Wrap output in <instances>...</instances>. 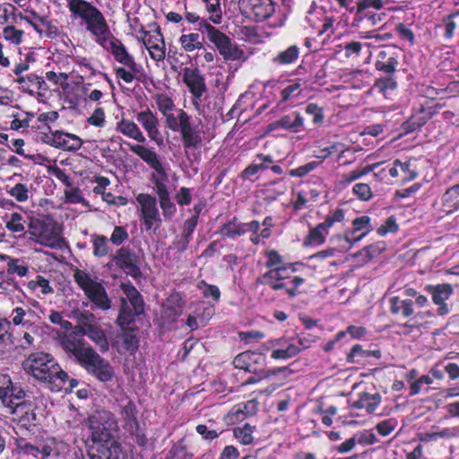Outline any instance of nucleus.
Wrapping results in <instances>:
<instances>
[{
  "instance_id": "423d86ee",
  "label": "nucleus",
  "mask_w": 459,
  "mask_h": 459,
  "mask_svg": "<svg viewBox=\"0 0 459 459\" xmlns=\"http://www.w3.org/2000/svg\"><path fill=\"white\" fill-rule=\"evenodd\" d=\"M164 121L167 128L180 134L185 149H196L202 144L198 126L192 123L191 116L183 108L175 109Z\"/></svg>"
},
{
  "instance_id": "c756f323",
  "label": "nucleus",
  "mask_w": 459,
  "mask_h": 459,
  "mask_svg": "<svg viewBox=\"0 0 459 459\" xmlns=\"http://www.w3.org/2000/svg\"><path fill=\"white\" fill-rule=\"evenodd\" d=\"M80 334L81 338L87 336L99 347L101 352H106L108 351L109 343L108 342L107 336L102 328L98 324L90 328H84V331H82Z\"/></svg>"
},
{
  "instance_id": "6e6d98bb",
  "label": "nucleus",
  "mask_w": 459,
  "mask_h": 459,
  "mask_svg": "<svg viewBox=\"0 0 459 459\" xmlns=\"http://www.w3.org/2000/svg\"><path fill=\"white\" fill-rule=\"evenodd\" d=\"M205 4L209 20L214 24H220L222 20V11L220 0H203Z\"/></svg>"
},
{
  "instance_id": "bb28decb",
  "label": "nucleus",
  "mask_w": 459,
  "mask_h": 459,
  "mask_svg": "<svg viewBox=\"0 0 459 459\" xmlns=\"http://www.w3.org/2000/svg\"><path fill=\"white\" fill-rule=\"evenodd\" d=\"M397 65L398 61L389 49H383L378 52L375 64V67L377 71L390 75L396 71Z\"/></svg>"
},
{
  "instance_id": "e433bc0d",
  "label": "nucleus",
  "mask_w": 459,
  "mask_h": 459,
  "mask_svg": "<svg viewBox=\"0 0 459 459\" xmlns=\"http://www.w3.org/2000/svg\"><path fill=\"white\" fill-rule=\"evenodd\" d=\"M203 41L204 38L196 32L182 34L178 39L181 48L186 52L202 49L204 48Z\"/></svg>"
},
{
  "instance_id": "7c9ffc66",
  "label": "nucleus",
  "mask_w": 459,
  "mask_h": 459,
  "mask_svg": "<svg viewBox=\"0 0 459 459\" xmlns=\"http://www.w3.org/2000/svg\"><path fill=\"white\" fill-rule=\"evenodd\" d=\"M264 357L253 351H245L235 357L233 364L237 368L253 372L255 370L254 364L264 361Z\"/></svg>"
},
{
  "instance_id": "a19ab883",
  "label": "nucleus",
  "mask_w": 459,
  "mask_h": 459,
  "mask_svg": "<svg viewBox=\"0 0 459 459\" xmlns=\"http://www.w3.org/2000/svg\"><path fill=\"white\" fill-rule=\"evenodd\" d=\"M426 290L432 295V300L435 304L444 303L453 293V288L448 283L429 285Z\"/></svg>"
},
{
  "instance_id": "f704fd0d",
  "label": "nucleus",
  "mask_w": 459,
  "mask_h": 459,
  "mask_svg": "<svg viewBox=\"0 0 459 459\" xmlns=\"http://www.w3.org/2000/svg\"><path fill=\"white\" fill-rule=\"evenodd\" d=\"M381 402L379 394L362 393L358 400L353 403V406L358 409H365L367 412L371 413L376 411Z\"/></svg>"
},
{
  "instance_id": "f03ea898",
  "label": "nucleus",
  "mask_w": 459,
  "mask_h": 459,
  "mask_svg": "<svg viewBox=\"0 0 459 459\" xmlns=\"http://www.w3.org/2000/svg\"><path fill=\"white\" fill-rule=\"evenodd\" d=\"M24 371L36 380L44 383L52 392L61 391L69 380L55 358L43 351L32 352L22 362Z\"/></svg>"
},
{
  "instance_id": "37998d69",
  "label": "nucleus",
  "mask_w": 459,
  "mask_h": 459,
  "mask_svg": "<svg viewBox=\"0 0 459 459\" xmlns=\"http://www.w3.org/2000/svg\"><path fill=\"white\" fill-rule=\"evenodd\" d=\"M158 110L160 112L164 119L168 115L178 109L176 108L172 96L168 93H157L154 96Z\"/></svg>"
},
{
  "instance_id": "2eb2a0df",
  "label": "nucleus",
  "mask_w": 459,
  "mask_h": 459,
  "mask_svg": "<svg viewBox=\"0 0 459 459\" xmlns=\"http://www.w3.org/2000/svg\"><path fill=\"white\" fill-rule=\"evenodd\" d=\"M182 81L192 95V105L197 112H200L202 108L201 99L207 91L204 76L198 68L185 67L182 72Z\"/></svg>"
},
{
  "instance_id": "c03bdc74",
  "label": "nucleus",
  "mask_w": 459,
  "mask_h": 459,
  "mask_svg": "<svg viewBox=\"0 0 459 459\" xmlns=\"http://www.w3.org/2000/svg\"><path fill=\"white\" fill-rule=\"evenodd\" d=\"M315 340L310 335H303L299 338H293V342L289 344L285 351V357H295L302 350L309 348Z\"/></svg>"
},
{
  "instance_id": "6ab92c4d",
  "label": "nucleus",
  "mask_w": 459,
  "mask_h": 459,
  "mask_svg": "<svg viewBox=\"0 0 459 459\" xmlns=\"http://www.w3.org/2000/svg\"><path fill=\"white\" fill-rule=\"evenodd\" d=\"M240 8L248 17L264 21L274 12L272 0H240Z\"/></svg>"
},
{
  "instance_id": "1a4fd4ad",
  "label": "nucleus",
  "mask_w": 459,
  "mask_h": 459,
  "mask_svg": "<svg viewBox=\"0 0 459 459\" xmlns=\"http://www.w3.org/2000/svg\"><path fill=\"white\" fill-rule=\"evenodd\" d=\"M29 232L30 238L42 246L56 248L62 245L60 226L50 217L31 219Z\"/></svg>"
},
{
  "instance_id": "9d476101",
  "label": "nucleus",
  "mask_w": 459,
  "mask_h": 459,
  "mask_svg": "<svg viewBox=\"0 0 459 459\" xmlns=\"http://www.w3.org/2000/svg\"><path fill=\"white\" fill-rule=\"evenodd\" d=\"M201 26L205 30L208 39L215 45L225 60L246 61L247 59L248 56L243 49L232 43L226 34L212 26L207 21H202Z\"/></svg>"
},
{
  "instance_id": "a18cd8bd",
  "label": "nucleus",
  "mask_w": 459,
  "mask_h": 459,
  "mask_svg": "<svg viewBox=\"0 0 459 459\" xmlns=\"http://www.w3.org/2000/svg\"><path fill=\"white\" fill-rule=\"evenodd\" d=\"M329 229L324 222L310 230L308 236L305 240L307 246H317L325 242Z\"/></svg>"
},
{
  "instance_id": "8fccbe9b",
  "label": "nucleus",
  "mask_w": 459,
  "mask_h": 459,
  "mask_svg": "<svg viewBox=\"0 0 459 459\" xmlns=\"http://www.w3.org/2000/svg\"><path fill=\"white\" fill-rule=\"evenodd\" d=\"M59 149L67 152H76L80 150L82 146V140L73 134L69 133H62V138Z\"/></svg>"
},
{
  "instance_id": "13d9d810",
  "label": "nucleus",
  "mask_w": 459,
  "mask_h": 459,
  "mask_svg": "<svg viewBox=\"0 0 459 459\" xmlns=\"http://www.w3.org/2000/svg\"><path fill=\"white\" fill-rule=\"evenodd\" d=\"M377 167V164L368 165L362 168H357L348 173H345L342 176V183L345 185H349L351 182L362 178L363 176L368 174L371 172L375 168Z\"/></svg>"
},
{
  "instance_id": "de8ad7c7",
  "label": "nucleus",
  "mask_w": 459,
  "mask_h": 459,
  "mask_svg": "<svg viewBox=\"0 0 459 459\" xmlns=\"http://www.w3.org/2000/svg\"><path fill=\"white\" fill-rule=\"evenodd\" d=\"M25 396V393L21 388H16L13 390L8 394H5V397H2L1 401L4 407L8 409V411L13 414L14 411V407L21 404V403L23 401V398Z\"/></svg>"
},
{
  "instance_id": "338daca9",
  "label": "nucleus",
  "mask_w": 459,
  "mask_h": 459,
  "mask_svg": "<svg viewBox=\"0 0 459 459\" xmlns=\"http://www.w3.org/2000/svg\"><path fill=\"white\" fill-rule=\"evenodd\" d=\"M198 289L202 290L205 298H212L215 301H218L221 298V291L216 285L207 284L202 281L198 283Z\"/></svg>"
},
{
  "instance_id": "393cba45",
  "label": "nucleus",
  "mask_w": 459,
  "mask_h": 459,
  "mask_svg": "<svg viewBox=\"0 0 459 459\" xmlns=\"http://www.w3.org/2000/svg\"><path fill=\"white\" fill-rule=\"evenodd\" d=\"M25 287L30 292L35 294L39 299L52 295L55 292V289L50 284V281L40 274L36 275L34 279L29 281L25 284Z\"/></svg>"
},
{
  "instance_id": "473e14b6",
  "label": "nucleus",
  "mask_w": 459,
  "mask_h": 459,
  "mask_svg": "<svg viewBox=\"0 0 459 459\" xmlns=\"http://www.w3.org/2000/svg\"><path fill=\"white\" fill-rule=\"evenodd\" d=\"M302 79H296L288 82V83L281 89V99L278 106H281L291 100L298 99L302 95Z\"/></svg>"
},
{
  "instance_id": "ddd939ff",
  "label": "nucleus",
  "mask_w": 459,
  "mask_h": 459,
  "mask_svg": "<svg viewBox=\"0 0 459 459\" xmlns=\"http://www.w3.org/2000/svg\"><path fill=\"white\" fill-rule=\"evenodd\" d=\"M351 225L352 228L347 230L343 236L338 235L335 237V239L340 242L342 250L351 249L353 245L359 242L374 230L371 218L368 215L355 218Z\"/></svg>"
},
{
  "instance_id": "79ce46f5",
  "label": "nucleus",
  "mask_w": 459,
  "mask_h": 459,
  "mask_svg": "<svg viewBox=\"0 0 459 459\" xmlns=\"http://www.w3.org/2000/svg\"><path fill=\"white\" fill-rule=\"evenodd\" d=\"M98 459H128L127 455L122 450L121 446L117 441L102 448H98Z\"/></svg>"
},
{
  "instance_id": "9b49d317",
  "label": "nucleus",
  "mask_w": 459,
  "mask_h": 459,
  "mask_svg": "<svg viewBox=\"0 0 459 459\" xmlns=\"http://www.w3.org/2000/svg\"><path fill=\"white\" fill-rule=\"evenodd\" d=\"M384 0H360L357 4V10L353 19L356 27L375 26L381 22L385 14L377 13L384 6Z\"/></svg>"
},
{
  "instance_id": "5fc2aeb1",
  "label": "nucleus",
  "mask_w": 459,
  "mask_h": 459,
  "mask_svg": "<svg viewBox=\"0 0 459 459\" xmlns=\"http://www.w3.org/2000/svg\"><path fill=\"white\" fill-rule=\"evenodd\" d=\"M2 37L4 40L14 46H19L23 41L24 31L13 25H7L2 30Z\"/></svg>"
},
{
  "instance_id": "0e129e2a",
  "label": "nucleus",
  "mask_w": 459,
  "mask_h": 459,
  "mask_svg": "<svg viewBox=\"0 0 459 459\" xmlns=\"http://www.w3.org/2000/svg\"><path fill=\"white\" fill-rule=\"evenodd\" d=\"M17 8L9 3L0 4V25L6 24L14 18Z\"/></svg>"
},
{
  "instance_id": "4c0bfd02",
  "label": "nucleus",
  "mask_w": 459,
  "mask_h": 459,
  "mask_svg": "<svg viewBox=\"0 0 459 459\" xmlns=\"http://www.w3.org/2000/svg\"><path fill=\"white\" fill-rule=\"evenodd\" d=\"M389 302L392 314L401 313L404 317H409L414 313L411 299H401L399 297H392Z\"/></svg>"
},
{
  "instance_id": "774afa93",
  "label": "nucleus",
  "mask_w": 459,
  "mask_h": 459,
  "mask_svg": "<svg viewBox=\"0 0 459 459\" xmlns=\"http://www.w3.org/2000/svg\"><path fill=\"white\" fill-rule=\"evenodd\" d=\"M265 256V266L273 269L278 266L283 265L282 256L275 250H267L264 253Z\"/></svg>"
},
{
  "instance_id": "680f3d73",
  "label": "nucleus",
  "mask_w": 459,
  "mask_h": 459,
  "mask_svg": "<svg viewBox=\"0 0 459 459\" xmlns=\"http://www.w3.org/2000/svg\"><path fill=\"white\" fill-rule=\"evenodd\" d=\"M65 203L69 204H85V198L83 197L81 190L78 187H74L73 185L68 186L64 191Z\"/></svg>"
},
{
  "instance_id": "864d4df0",
  "label": "nucleus",
  "mask_w": 459,
  "mask_h": 459,
  "mask_svg": "<svg viewBox=\"0 0 459 459\" xmlns=\"http://www.w3.org/2000/svg\"><path fill=\"white\" fill-rule=\"evenodd\" d=\"M443 204L447 212L459 208V184L446 190L442 197Z\"/></svg>"
},
{
  "instance_id": "f257e3e1",
  "label": "nucleus",
  "mask_w": 459,
  "mask_h": 459,
  "mask_svg": "<svg viewBox=\"0 0 459 459\" xmlns=\"http://www.w3.org/2000/svg\"><path fill=\"white\" fill-rule=\"evenodd\" d=\"M70 17L78 21L80 25L91 36L101 48L110 52L114 59L123 66L115 68L117 78L126 83H131L135 75L143 70L141 65L128 52L122 41L114 37L102 12L92 3L86 0H66Z\"/></svg>"
},
{
  "instance_id": "20e7f679",
  "label": "nucleus",
  "mask_w": 459,
  "mask_h": 459,
  "mask_svg": "<svg viewBox=\"0 0 459 459\" xmlns=\"http://www.w3.org/2000/svg\"><path fill=\"white\" fill-rule=\"evenodd\" d=\"M129 150L153 169L151 175V181L154 185V190L159 200L170 197L167 186L169 175L162 163L161 158L155 149L143 144H131L129 145Z\"/></svg>"
},
{
  "instance_id": "c85d7f7f",
  "label": "nucleus",
  "mask_w": 459,
  "mask_h": 459,
  "mask_svg": "<svg viewBox=\"0 0 459 459\" xmlns=\"http://www.w3.org/2000/svg\"><path fill=\"white\" fill-rule=\"evenodd\" d=\"M262 283L268 285L273 290H285L290 297L297 295L298 288L304 283V279L299 276L294 277L288 282L269 279H262Z\"/></svg>"
},
{
  "instance_id": "4468645a",
  "label": "nucleus",
  "mask_w": 459,
  "mask_h": 459,
  "mask_svg": "<svg viewBox=\"0 0 459 459\" xmlns=\"http://www.w3.org/2000/svg\"><path fill=\"white\" fill-rule=\"evenodd\" d=\"M136 201L140 206L139 217L143 223L145 230H156L161 223L156 198L149 194H139L136 196Z\"/></svg>"
},
{
  "instance_id": "49530a36",
  "label": "nucleus",
  "mask_w": 459,
  "mask_h": 459,
  "mask_svg": "<svg viewBox=\"0 0 459 459\" xmlns=\"http://www.w3.org/2000/svg\"><path fill=\"white\" fill-rule=\"evenodd\" d=\"M247 403H239L234 405L231 410L225 416V420L228 424H237L244 420L250 413L247 411Z\"/></svg>"
},
{
  "instance_id": "603ef678",
  "label": "nucleus",
  "mask_w": 459,
  "mask_h": 459,
  "mask_svg": "<svg viewBox=\"0 0 459 459\" xmlns=\"http://www.w3.org/2000/svg\"><path fill=\"white\" fill-rule=\"evenodd\" d=\"M295 272V268L293 264H288L281 266H278L273 269H270L268 272L264 273L262 275V279H269L275 281H283L289 277V272Z\"/></svg>"
},
{
  "instance_id": "e2e57ef3",
  "label": "nucleus",
  "mask_w": 459,
  "mask_h": 459,
  "mask_svg": "<svg viewBox=\"0 0 459 459\" xmlns=\"http://www.w3.org/2000/svg\"><path fill=\"white\" fill-rule=\"evenodd\" d=\"M93 254L95 256H105L108 253V238L104 236H96L93 240Z\"/></svg>"
},
{
  "instance_id": "7ed1b4c3",
  "label": "nucleus",
  "mask_w": 459,
  "mask_h": 459,
  "mask_svg": "<svg viewBox=\"0 0 459 459\" xmlns=\"http://www.w3.org/2000/svg\"><path fill=\"white\" fill-rule=\"evenodd\" d=\"M74 338L73 336L66 341L64 351L98 380L111 381L115 372L109 361L101 357L89 343H83Z\"/></svg>"
},
{
  "instance_id": "6e6552de",
  "label": "nucleus",
  "mask_w": 459,
  "mask_h": 459,
  "mask_svg": "<svg viewBox=\"0 0 459 459\" xmlns=\"http://www.w3.org/2000/svg\"><path fill=\"white\" fill-rule=\"evenodd\" d=\"M120 289L123 296L120 298V310L117 324L120 327H125L143 313L144 302L140 292L131 282L121 283Z\"/></svg>"
},
{
  "instance_id": "052dcab7",
  "label": "nucleus",
  "mask_w": 459,
  "mask_h": 459,
  "mask_svg": "<svg viewBox=\"0 0 459 459\" xmlns=\"http://www.w3.org/2000/svg\"><path fill=\"white\" fill-rule=\"evenodd\" d=\"M7 193L19 203H24L29 199V187L22 183H17L7 189Z\"/></svg>"
},
{
  "instance_id": "69168bd1",
  "label": "nucleus",
  "mask_w": 459,
  "mask_h": 459,
  "mask_svg": "<svg viewBox=\"0 0 459 459\" xmlns=\"http://www.w3.org/2000/svg\"><path fill=\"white\" fill-rule=\"evenodd\" d=\"M306 113L313 117L315 125H322L325 120L323 108L316 103H309L306 107Z\"/></svg>"
},
{
  "instance_id": "dca6fc26",
  "label": "nucleus",
  "mask_w": 459,
  "mask_h": 459,
  "mask_svg": "<svg viewBox=\"0 0 459 459\" xmlns=\"http://www.w3.org/2000/svg\"><path fill=\"white\" fill-rule=\"evenodd\" d=\"M135 118L146 132L149 139L154 142L158 146H161L164 140L160 130V120L157 114L150 108H146L137 112Z\"/></svg>"
},
{
  "instance_id": "3c124183",
  "label": "nucleus",
  "mask_w": 459,
  "mask_h": 459,
  "mask_svg": "<svg viewBox=\"0 0 459 459\" xmlns=\"http://www.w3.org/2000/svg\"><path fill=\"white\" fill-rule=\"evenodd\" d=\"M220 234L221 237L229 238H235L236 237L243 235L242 222H238L236 218L232 219L221 226Z\"/></svg>"
},
{
  "instance_id": "bf43d9fd",
  "label": "nucleus",
  "mask_w": 459,
  "mask_h": 459,
  "mask_svg": "<svg viewBox=\"0 0 459 459\" xmlns=\"http://www.w3.org/2000/svg\"><path fill=\"white\" fill-rule=\"evenodd\" d=\"M254 428L246 423L242 427H237L233 429L234 437L242 444L249 445L253 442Z\"/></svg>"
},
{
  "instance_id": "a211bd4d",
  "label": "nucleus",
  "mask_w": 459,
  "mask_h": 459,
  "mask_svg": "<svg viewBox=\"0 0 459 459\" xmlns=\"http://www.w3.org/2000/svg\"><path fill=\"white\" fill-rule=\"evenodd\" d=\"M75 317L78 323V325H76L72 332L69 333H63L58 335V342L63 350H65V343L67 340L72 339L73 336H74L76 340L83 342L88 343L84 338H81L80 333L82 331H84V328H90L93 325H95L97 323L96 316L94 314L88 310H82L78 311L75 313Z\"/></svg>"
},
{
  "instance_id": "ea45409f",
  "label": "nucleus",
  "mask_w": 459,
  "mask_h": 459,
  "mask_svg": "<svg viewBox=\"0 0 459 459\" xmlns=\"http://www.w3.org/2000/svg\"><path fill=\"white\" fill-rule=\"evenodd\" d=\"M299 56V48L297 45H291L286 49L280 51L273 57V63L279 65H288L295 63Z\"/></svg>"
},
{
  "instance_id": "4be33fe9",
  "label": "nucleus",
  "mask_w": 459,
  "mask_h": 459,
  "mask_svg": "<svg viewBox=\"0 0 459 459\" xmlns=\"http://www.w3.org/2000/svg\"><path fill=\"white\" fill-rule=\"evenodd\" d=\"M4 229L16 236H22L26 232L27 220L25 214L21 212H6L3 217Z\"/></svg>"
},
{
  "instance_id": "f3484780",
  "label": "nucleus",
  "mask_w": 459,
  "mask_h": 459,
  "mask_svg": "<svg viewBox=\"0 0 459 459\" xmlns=\"http://www.w3.org/2000/svg\"><path fill=\"white\" fill-rule=\"evenodd\" d=\"M142 41L148 50L150 56L156 62L163 61L166 56L165 42L159 29L153 30H141Z\"/></svg>"
},
{
  "instance_id": "09e8293b",
  "label": "nucleus",
  "mask_w": 459,
  "mask_h": 459,
  "mask_svg": "<svg viewBox=\"0 0 459 459\" xmlns=\"http://www.w3.org/2000/svg\"><path fill=\"white\" fill-rule=\"evenodd\" d=\"M126 326L121 327L123 330L121 334L122 347L126 351H129L131 354H133L138 349L139 341L133 329H126Z\"/></svg>"
},
{
  "instance_id": "5701e85b",
  "label": "nucleus",
  "mask_w": 459,
  "mask_h": 459,
  "mask_svg": "<svg viewBox=\"0 0 459 459\" xmlns=\"http://www.w3.org/2000/svg\"><path fill=\"white\" fill-rule=\"evenodd\" d=\"M115 261L127 274L136 277L140 273L136 255L129 249L120 248L115 256Z\"/></svg>"
},
{
  "instance_id": "f8f14e48",
  "label": "nucleus",
  "mask_w": 459,
  "mask_h": 459,
  "mask_svg": "<svg viewBox=\"0 0 459 459\" xmlns=\"http://www.w3.org/2000/svg\"><path fill=\"white\" fill-rule=\"evenodd\" d=\"M444 107L440 100L424 99L420 102L419 107L414 108L412 115L403 124L405 133L413 132L422 126L439 109Z\"/></svg>"
},
{
  "instance_id": "0eeeda50",
  "label": "nucleus",
  "mask_w": 459,
  "mask_h": 459,
  "mask_svg": "<svg viewBox=\"0 0 459 459\" xmlns=\"http://www.w3.org/2000/svg\"><path fill=\"white\" fill-rule=\"evenodd\" d=\"M91 439L102 448L115 441L117 423L113 414L107 411L93 412L88 419Z\"/></svg>"
},
{
  "instance_id": "412c9836",
  "label": "nucleus",
  "mask_w": 459,
  "mask_h": 459,
  "mask_svg": "<svg viewBox=\"0 0 459 459\" xmlns=\"http://www.w3.org/2000/svg\"><path fill=\"white\" fill-rule=\"evenodd\" d=\"M2 259L6 263V271L10 275L20 278L28 277L30 274V259L25 256L13 257L3 255Z\"/></svg>"
},
{
  "instance_id": "4d7b16f0",
  "label": "nucleus",
  "mask_w": 459,
  "mask_h": 459,
  "mask_svg": "<svg viewBox=\"0 0 459 459\" xmlns=\"http://www.w3.org/2000/svg\"><path fill=\"white\" fill-rule=\"evenodd\" d=\"M63 131L41 130L39 131V140L52 147L59 149Z\"/></svg>"
},
{
  "instance_id": "aec40b11",
  "label": "nucleus",
  "mask_w": 459,
  "mask_h": 459,
  "mask_svg": "<svg viewBox=\"0 0 459 459\" xmlns=\"http://www.w3.org/2000/svg\"><path fill=\"white\" fill-rule=\"evenodd\" d=\"M36 316V313L28 305L22 303V306H17L13 308L10 313L9 318L10 323L14 326L22 327L26 330L37 329L33 319Z\"/></svg>"
},
{
  "instance_id": "58836bf2",
  "label": "nucleus",
  "mask_w": 459,
  "mask_h": 459,
  "mask_svg": "<svg viewBox=\"0 0 459 459\" xmlns=\"http://www.w3.org/2000/svg\"><path fill=\"white\" fill-rule=\"evenodd\" d=\"M56 443L53 439L38 441L35 443L33 457L36 459H48L52 455H57Z\"/></svg>"
},
{
  "instance_id": "a878e982",
  "label": "nucleus",
  "mask_w": 459,
  "mask_h": 459,
  "mask_svg": "<svg viewBox=\"0 0 459 459\" xmlns=\"http://www.w3.org/2000/svg\"><path fill=\"white\" fill-rule=\"evenodd\" d=\"M183 311V300L178 294L170 295L162 306V316L168 322H174Z\"/></svg>"
},
{
  "instance_id": "72a5a7b5",
  "label": "nucleus",
  "mask_w": 459,
  "mask_h": 459,
  "mask_svg": "<svg viewBox=\"0 0 459 459\" xmlns=\"http://www.w3.org/2000/svg\"><path fill=\"white\" fill-rule=\"evenodd\" d=\"M14 408L13 415L22 426L32 424L35 421L36 414L33 412V406L30 402L23 400Z\"/></svg>"
},
{
  "instance_id": "2f4dec72",
  "label": "nucleus",
  "mask_w": 459,
  "mask_h": 459,
  "mask_svg": "<svg viewBox=\"0 0 459 459\" xmlns=\"http://www.w3.org/2000/svg\"><path fill=\"white\" fill-rule=\"evenodd\" d=\"M388 173L392 178L402 175L403 182L411 181L417 177V172L411 169V162H402L400 160H394L392 167L388 169Z\"/></svg>"
},
{
  "instance_id": "b1692460",
  "label": "nucleus",
  "mask_w": 459,
  "mask_h": 459,
  "mask_svg": "<svg viewBox=\"0 0 459 459\" xmlns=\"http://www.w3.org/2000/svg\"><path fill=\"white\" fill-rule=\"evenodd\" d=\"M115 129L124 136L136 141L139 143L138 144L146 142V137L142 132L141 128L136 123L130 119L122 118L119 122L117 123ZM131 144L132 143H129L128 146Z\"/></svg>"
},
{
  "instance_id": "cd10ccee",
  "label": "nucleus",
  "mask_w": 459,
  "mask_h": 459,
  "mask_svg": "<svg viewBox=\"0 0 459 459\" xmlns=\"http://www.w3.org/2000/svg\"><path fill=\"white\" fill-rule=\"evenodd\" d=\"M273 127L282 128L293 133H299L304 128V118L300 113L293 112L291 114L285 115L279 120L275 121Z\"/></svg>"
},
{
  "instance_id": "c9c22d12",
  "label": "nucleus",
  "mask_w": 459,
  "mask_h": 459,
  "mask_svg": "<svg viewBox=\"0 0 459 459\" xmlns=\"http://www.w3.org/2000/svg\"><path fill=\"white\" fill-rule=\"evenodd\" d=\"M294 343L293 338L286 339V338H278L274 340H271L266 343L267 349H273L271 353V358L273 359H288L291 357H285V351H287V347L289 344Z\"/></svg>"
},
{
  "instance_id": "39448f33",
  "label": "nucleus",
  "mask_w": 459,
  "mask_h": 459,
  "mask_svg": "<svg viewBox=\"0 0 459 459\" xmlns=\"http://www.w3.org/2000/svg\"><path fill=\"white\" fill-rule=\"evenodd\" d=\"M74 280L83 291L86 298L93 306L103 311L111 307V299L101 281L98 276L82 269L76 268L73 273Z\"/></svg>"
}]
</instances>
